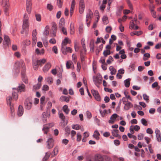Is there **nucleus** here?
<instances>
[{
    "label": "nucleus",
    "mask_w": 161,
    "mask_h": 161,
    "mask_svg": "<svg viewBox=\"0 0 161 161\" xmlns=\"http://www.w3.org/2000/svg\"><path fill=\"white\" fill-rule=\"evenodd\" d=\"M15 66L17 68L16 72L18 73L19 72L20 68L21 67H22V70L21 72L22 80L25 83H27L28 82L27 79L25 75V67L23 61L21 60L19 61L16 62L15 63Z\"/></svg>",
    "instance_id": "obj_1"
},
{
    "label": "nucleus",
    "mask_w": 161,
    "mask_h": 161,
    "mask_svg": "<svg viewBox=\"0 0 161 161\" xmlns=\"http://www.w3.org/2000/svg\"><path fill=\"white\" fill-rule=\"evenodd\" d=\"M28 18L26 14L24 15V19L22 26V30L21 32L22 34H25L27 35L28 33V27L29 26Z\"/></svg>",
    "instance_id": "obj_2"
},
{
    "label": "nucleus",
    "mask_w": 161,
    "mask_h": 161,
    "mask_svg": "<svg viewBox=\"0 0 161 161\" xmlns=\"http://www.w3.org/2000/svg\"><path fill=\"white\" fill-rule=\"evenodd\" d=\"M46 61L45 59H42L41 60H38L36 61H33V66L35 70H37L38 68V66H42Z\"/></svg>",
    "instance_id": "obj_3"
},
{
    "label": "nucleus",
    "mask_w": 161,
    "mask_h": 161,
    "mask_svg": "<svg viewBox=\"0 0 161 161\" xmlns=\"http://www.w3.org/2000/svg\"><path fill=\"white\" fill-rule=\"evenodd\" d=\"M83 49L81 50L80 52V57L81 61L82 62H83L85 60V54L86 52V46L85 44L83 42H82L81 43Z\"/></svg>",
    "instance_id": "obj_4"
},
{
    "label": "nucleus",
    "mask_w": 161,
    "mask_h": 161,
    "mask_svg": "<svg viewBox=\"0 0 161 161\" xmlns=\"http://www.w3.org/2000/svg\"><path fill=\"white\" fill-rule=\"evenodd\" d=\"M32 102V99L31 97H28L25 99L24 102V105L26 109L30 110L31 108Z\"/></svg>",
    "instance_id": "obj_5"
},
{
    "label": "nucleus",
    "mask_w": 161,
    "mask_h": 161,
    "mask_svg": "<svg viewBox=\"0 0 161 161\" xmlns=\"http://www.w3.org/2000/svg\"><path fill=\"white\" fill-rule=\"evenodd\" d=\"M92 17V12L89 9L88 12L87 13L86 17V24L88 27L90 25V22L91 21V19Z\"/></svg>",
    "instance_id": "obj_6"
},
{
    "label": "nucleus",
    "mask_w": 161,
    "mask_h": 161,
    "mask_svg": "<svg viewBox=\"0 0 161 161\" xmlns=\"http://www.w3.org/2000/svg\"><path fill=\"white\" fill-rule=\"evenodd\" d=\"M2 5L4 7V12L5 14L7 15L8 14L7 13L9 5V0H2Z\"/></svg>",
    "instance_id": "obj_7"
},
{
    "label": "nucleus",
    "mask_w": 161,
    "mask_h": 161,
    "mask_svg": "<svg viewBox=\"0 0 161 161\" xmlns=\"http://www.w3.org/2000/svg\"><path fill=\"white\" fill-rule=\"evenodd\" d=\"M54 145V141L52 138H49L46 142V147L48 149L52 148Z\"/></svg>",
    "instance_id": "obj_8"
},
{
    "label": "nucleus",
    "mask_w": 161,
    "mask_h": 161,
    "mask_svg": "<svg viewBox=\"0 0 161 161\" xmlns=\"http://www.w3.org/2000/svg\"><path fill=\"white\" fill-rule=\"evenodd\" d=\"M102 77L100 75H97L96 77H93V80L95 84L97 86V85L101 84Z\"/></svg>",
    "instance_id": "obj_9"
},
{
    "label": "nucleus",
    "mask_w": 161,
    "mask_h": 161,
    "mask_svg": "<svg viewBox=\"0 0 161 161\" xmlns=\"http://www.w3.org/2000/svg\"><path fill=\"white\" fill-rule=\"evenodd\" d=\"M124 99L125 98L123 97L122 99L123 100H124ZM123 104L125 105V106L124 107V108L125 110H128L130 108L133 107V105L130 102L128 101H126L123 100Z\"/></svg>",
    "instance_id": "obj_10"
},
{
    "label": "nucleus",
    "mask_w": 161,
    "mask_h": 161,
    "mask_svg": "<svg viewBox=\"0 0 161 161\" xmlns=\"http://www.w3.org/2000/svg\"><path fill=\"white\" fill-rule=\"evenodd\" d=\"M91 92L92 95L95 97L96 100L97 101L100 100V97L97 91L94 90H92Z\"/></svg>",
    "instance_id": "obj_11"
},
{
    "label": "nucleus",
    "mask_w": 161,
    "mask_h": 161,
    "mask_svg": "<svg viewBox=\"0 0 161 161\" xmlns=\"http://www.w3.org/2000/svg\"><path fill=\"white\" fill-rule=\"evenodd\" d=\"M85 8L84 3L83 0H80L79 3V12L82 14Z\"/></svg>",
    "instance_id": "obj_12"
},
{
    "label": "nucleus",
    "mask_w": 161,
    "mask_h": 161,
    "mask_svg": "<svg viewBox=\"0 0 161 161\" xmlns=\"http://www.w3.org/2000/svg\"><path fill=\"white\" fill-rule=\"evenodd\" d=\"M31 0H26V9L28 14H30L31 9Z\"/></svg>",
    "instance_id": "obj_13"
},
{
    "label": "nucleus",
    "mask_w": 161,
    "mask_h": 161,
    "mask_svg": "<svg viewBox=\"0 0 161 161\" xmlns=\"http://www.w3.org/2000/svg\"><path fill=\"white\" fill-rule=\"evenodd\" d=\"M57 31V26L56 24L54 23L53 25L52 29V34L51 37H55L56 36Z\"/></svg>",
    "instance_id": "obj_14"
},
{
    "label": "nucleus",
    "mask_w": 161,
    "mask_h": 161,
    "mask_svg": "<svg viewBox=\"0 0 161 161\" xmlns=\"http://www.w3.org/2000/svg\"><path fill=\"white\" fill-rule=\"evenodd\" d=\"M156 133V136L158 142H161V134L160 130L158 129H156L155 130Z\"/></svg>",
    "instance_id": "obj_15"
},
{
    "label": "nucleus",
    "mask_w": 161,
    "mask_h": 161,
    "mask_svg": "<svg viewBox=\"0 0 161 161\" xmlns=\"http://www.w3.org/2000/svg\"><path fill=\"white\" fill-rule=\"evenodd\" d=\"M62 51L64 54L66 55L67 52H69L70 53H72V50L71 48L69 47H65L63 49H62Z\"/></svg>",
    "instance_id": "obj_16"
},
{
    "label": "nucleus",
    "mask_w": 161,
    "mask_h": 161,
    "mask_svg": "<svg viewBox=\"0 0 161 161\" xmlns=\"http://www.w3.org/2000/svg\"><path fill=\"white\" fill-rule=\"evenodd\" d=\"M118 116H119L116 114H113L110 117V120L108 121V122L109 123L113 124L116 119Z\"/></svg>",
    "instance_id": "obj_17"
},
{
    "label": "nucleus",
    "mask_w": 161,
    "mask_h": 161,
    "mask_svg": "<svg viewBox=\"0 0 161 161\" xmlns=\"http://www.w3.org/2000/svg\"><path fill=\"white\" fill-rule=\"evenodd\" d=\"M24 113V109L22 106L19 105L17 112V115L19 116H21Z\"/></svg>",
    "instance_id": "obj_18"
},
{
    "label": "nucleus",
    "mask_w": 161,
    "mask_h": 161,
    "mask_svg": "<svg viewBox=\"0 0 161 161\" xmlns=\"http://www.w3.org/2000/svg\"><path fill=\"white\" fill-rule=\"evenodd\" d=\"M3 43L5 45L6 44L7 46H8L10 44V39L8 36L6 35L4 36Z\"/></svg>",
    "instance_id": "obj_19"
},
{
    "label": "nucleus",
    "mask_w": 161,
    "mask_h": 161,
    "mask_svg": "<svg viewBox=\"0 0 161 161\" xmlns=\"http://www.w3.org/2000/svg\"><path fill=\"white\" fill-rule=\"evenodd\" d=\"M87 161H103V158L101 156H97L95 157V159L92 158L88 159Z\"/></svg>",
    "instance_id": "obj_20"
},
{
    "label": "nucleus",
    "mask_w": 161,
    "mask_h": 161,
    "mask_svg": "<svg viewBox=\"0 0 161 161\" xmlns=\"http://www.w3.org/2000/svg\"><path fill=\"white\" fill-rule=\"evenodd\" d=\"M17 92H24L25 90V86L23 84H22L19 85L18 88L15 89Z\"/></svg>",
    "instance_id": "obj_21"
},
{
    "label": "nucleus",
    "mask_w": 161,
    "mask_h": 161,
    "mask_svg": "<svg viewBox=\"0 0 161 161\" xmlns=\"http://www.w3.org/2000/svg\"><path fill=\"white\" fill-rule=\"evenodd\" d=\"M70 96L69 97L65 96H62L60 98V100L61 102L65 101L67 103H68L69 101V98Z\"/></svg>",
    "instance_id": "obj_22"
},
{
    "label": "nucleus",
    "mask_w": 161,
    "mask_h": 161,
    "mask_svg": "<svg viewBox=\"0 0 161 161\" xmlns=\"http://www.w3.org/2000/svg\"><path fill=\"white\" fill-rule=\"evenodd\" d=\"M45 97L44 96L42 97L40 99V107L41 109L42 110L43 107L45 104L44 102Z\"/></svg>",
    "instance_id": "obj_23"
},
{
    "label": "nucleus",
    "mask_w": 161,
    "mask_h": 161,
    "mask_svg": "<svg viewBox=\"0 0 161 161\" xmlns=\"http://www.w3.org/2000/svg\"><path fill=\"white\" fill-rule=\"evenodd\" d=\"M69 40L68 38H66L62 41V49L65 48L66 45L69 43Z\"/></svg>",
    "instance_id": "obj_24"
},
{
    "label": "nucleus",
    "mask_w": 161,
    "mask_h": 161,
    "mask_svg": "<svg viewBox=\"0 0 161 161\" xmlns=\"http://www.w3.org/2000/svg\"><path fill=\"white\" fill-rule=\"evenodd\" d=\"M119 132V131L118 130H113L112 131V133L113 136L119 138H121V136L118 134Z\"/></svg>",
    "instance_id": "obj_25"
},
{
    "label": "nucleus",
    "mask_w": 161,
    "mask_h": 161,
    "mask_svg": "<svg viewBox=\"0 0 161 161\" xmlns=\"http://www.w3.org/2000/svg\"><path fill=\"white\" fill-rule=\"evenodd\" d=\"M51 64L49 63H47L44 66L43 70L45 72H47L51 67Z\"/></svg>",
    "instance_id": "obj_26"
},
{
    "label": "nucleus",
    "mask_w": 161,
    "mask_h": 161,
    "mask_svg": "<svg viewBox=\"0 0 161 161\" xmlns=\"http://www.w3.org/2000/svg\"><path fill=\"white\" fill-rule=\"evenodd\" d=\"M100 134L97 130H96L95 131L94 134L93 135V136L94 138H95L96 139L98 140L99 139V136Z\"/></svg>",
    "instance_id": "obj_27"
},
{
    "label": "nucleus",
    "mask_w": 161,
    "mask_h": 161,
    "mask_svg": "<svg viewBox=\"0 0 161 161\" xmlns=\"http://www.w3.org/2000/svg\"><path fill=\"white\" fill-rule=\"evenodd\" d=\"M142 31H133L130 33V35L131 36H133L135 35L138 36L142 35Z\"/></svg>",
    "instance_id": "obj_28"
},
{
    "label": "nucleus",
    "mask_w": 161,
    "mask_h": 161,
    "mask_svg": "<svg viewBox=\"0 0 161 161\" xmlns=\"http://www.w3.org/2000/svg\"><path fill=\"white\" fill-rule=\"evenodd\" d=\"M109 69L110 71V74L112 75H115L116 72V69L112 66L109 67Z\"/></svg>",
    "instance_id": "obj_29"
},
{
    "label": "nucleus",
    "mask_w": 161,
    "mask_h": 161,
    "mask_svg": "<svg viewBox=\"0 0 161 161\" xmlns=\"http://www.w3.org/2000/svg\"><path fill=\"white\" fill-rule=\"evenodd\" d=\"M63 111L66 114H68L69 113V109L68 108V107L67 105H64L63 107Z\"/></svg>",
    "instance_id": "obj_30"
},
{
    "label": "nucleus",
    "mask_w": 161,
    "mask_h": 161,
    "mask_svg": "<svg viewBox=\"0 0 161 161\" xmlns=\"http://www.w3.org/2000/svg\"><path fill=\"white\" fill-rule=\"evenodd\" d=\"M59 117L64 122L65 120V117L64 114L62 112H59L58 113Z\"/></svg>",
    "instance_id": "obj_31"
},
{
    "label": "nucleus",
    "mask_w": 161,
    "mask_h": 161,
    "mask_svg": "<svg viewBox=\"0 0 161 161\" xmlns=\"http://www.w3.org/2000/svg\"><path fill=\"white\" fill-rule=\"evenodd\" d=\"M50 153L48 152L46 153L45 156L43 158L42 160L43 161H46L49 158L50 156Z\"/></svg>",
    "instance_id": "obj_32"
},
{
    "label": "nucleus",
    "mask_w": 161,
    "mask_h": 161,
    "mask_svg": "<svg viewBox=\"0 0 161 161\" xmlns=\"http://www.w3.org/2000/svg\"><path fill=\"white\" fill-rule=\"evenodd\" d=\"M130 79L128 78L124 80L125 86L126 87H129L130 84Z\"/></svg>",
    "instance_id": "obj_33"
},
{
    "label": "nucleus",
    "mask_w": 161,
    "mask_h": 161,
    "mask_svg": "<svg viewBox=\"0 0 161 161\" xmlns=\"http://www.w3.org/2000/svg\"><path fill=\"white\" fill-rule=\"evenodd\" d=\"M65 24V19L64 18H61L60 20L59 26L60 27H63Z\"/></svg>",
    "instance_id": "obj_34"
},
{
    "label": "nucleus",
    "mask_w": 161,
    "mask_h": 161,
    "mask_svg": "<svg viewBox=\"0 0 161 161\" xmlns=\"http://www.w3.org/2000/svg\"><path fill=\"white\" fill-rule=\"evenodd\" d=\"M49 31V27L48 26H46L45 27L44 32V34L45 36H48Z\"/></svg>",
    "instance_id": "obj_35"
},
{
    "label": "nucleus",
    "mask_w": 161,
    "mask_h": 161,
    "mask_svg": "<svg viewBox=\"0 0 161 161\" xmlns=\"http://www.w3.org/2000/svg\"><path fill=\"white\" fill-rule=\"evenodd\" d=\"M110 51L109 50L107 49L104 51L103 52V54L104 57H107L108 55H110Z\"/></svg>",
    "instance_id": "obj_36"
},
{
    "label": "nucleus",
    "mask_w": 161,
    "mask_h": 161,
    "mask_svg": "<svg viewBox=\"0 0 161 161\" xmlns=\"http://www.w3.org/2000/svg\"><path fill=\"white\" fill-rule=\"evenodd\" d=\"M58 151V146H56L55 147L53 152V153L55 156L57 155Z\"/></svg>",
    "instance_id": "obj_37"
},
{
    "label": "nucleus",
    "mask_w": 161,
    "mask_h": 161,
    "mask_svg": "<svg viewBox=\"0 0 161 161\" xmlns=\"http://www.w3.org/2000/svg\"><path fill=\"white\" fill-rule=\"evenodd\" d=\"M75 32L74 27L73 25L71 24L70 27V33L71 34H73Z\"/></svg>",
    "instance_id": "obj_38"
},
{
    "label": "nucleus",
    "mask_w": 161,
    "mask_h": 161,
    "mask_svg": "<svg viewBox=\"0 0 161 161\" xmlns=\"http://www.w3.org/2000/svg\"><path fill=\"white\" fill-rule=\"evenodd\" d=\"M41 86V83H38L37 84L33 86V90H37L39 89Z\"/></svg>",
    "instance_id": "obj_39"
},
{
    "label": "nucleus",
    "mask_w": 161,
    "mask_h": 161,
    "mask_svg": "<svg viewBox=\"0 0 161 161\" xmlns=\"http://www.w3.org/2000/svg\"><path fill=\"white\" fill-rule=\"evenodd\" d=\"M46 80L49 84H51L53 82V79L52 77H49L46 79Z\"/></svg>",
    "instance_id": "obj_40"
},
{
    "label": "nucleus",
    "mask_w": 161,
    "mask_h": 161,
    "mask_svg": "<svg viewBox=\"0 0 161 161\" xmlns=\"http://www.w3.org/2000/svg\"><path fill=\"white\" fill-rule=\"evenodd\" d=\"M143 97L144 99L148 103L149 102V97L146 94H143Z\"/></svg>",
    "instance_id": "obj_41"
},
{
    "label": "nucleus",
    "mask_w": 161,
    "mask_h": 161,
    "mask_svg": "<svg viewBox=\"0 0 161 161\" xmlns=\"http://www.w3.org/2000/svg\"><path fill=\"white\" fill-rule=\"evenodd\" d=\"M72 128L73 129L78 130L80 129V128L81 127L78 124L75 125H72Z\"/></svg>",
    "instance_id": "obj_42"
},
{
    "label": "nucleus",
    "mask_w": 161,
    "mask_h": 161,
    "mask_svg": "<svg viewBox=\"0 0 161 161\" xmlns=\"http://www.w3.org/2000/svg\"><path fill=\"white\" fill-rule=\"evenodd\" d=\"M72 63L71 61H67L66 63V67L68 69H69L70 68L72 65Z\"/></svg>",
    "instance_id": "obj_43"
},
{
    "label": "nucleus",
    "mask_w": 161,
    "mask_h": 161,
    "mask_svg": "<svg viewBox=\"0 0 161 161\" xmlns=\"http://www.w3.org/2000/svg\"><path fill=\"white\" fill-rule=\"evenodd\" d=\"M114 59L111 56H109L108 59L107 60V63L108 64H110L112 61H113Z\"/></svg>",
    "instance_id": "obj_44"
},
{
    "label": "nucleus",
    "mask_w": 161,
    "mask_h": 161,
    "mask_svg": "<svg viewBox=\"0 0 161 161\" xmlns=\"http://www.w3.org/2000/svg\"><path fill=\"white\" fill-rule=\"evenodd\" d=\"M75 8V6L71 5L70 9V16L71 17L73 14L74 10Z\"/></svg>",
    "instance_id": "obj_45"
},
{
    "label": "nucleus",
    "mask_w": 161,
    "mask_h": 161,
    "mask_svg": "<svg viewBox=\"0 0 161 161\" xmlns=\"http://www.w3.org/2000/svg\"><path fill=\"white\" fill-rule=\"evenodd\" d=\"M35 17L36 18V19L38 21H40L41 20V16L40 14H36L35 15Z\"/></svg>",
    "instance_id": "obj_46"
},
{
    "label": "nucleus",
    "mask_w": 161,
    "mask_h": 161,
    "mask_svg": "<svg viewBox=\"0 0 161 161\" xmlns=\"http://www.w3.org/2000/svg\"><path fill=\"white\" fill-rule=\"evenodd\" d=\"M12 97H8L7 98V103L8 104L10 105L11 104Z\"/></svg>",
    "instance_id": "obj_47"
},
{
    "label": "nucleus",
    "mask_w": 161,
    "mask_h": 161,
    "mask_svg": "<svg viewBox=\"0 0 161 161\" xmlns=\"http://www.w3.org/2000/svg\"><path fill=\"white\" fill-rule=\"evenodd\" d=\"M142 123L145 126L147 125V121H146L145 119L142 118L141 119Z\"/></svg>",
    "instance_id": "obj_48"
},
{
    "label": "nucleus",
    "mask_w": 161,
    "mask_h": 161,
    "mask_svg": "<svg viewBox=\"0 0 161 161\" xmlns=\"http://www.w3.org/2000/svg\"><path fill=\"white\" fill-rule=\"evenodd\" d=\"M127 135H128V136L130 138H133L134 140L136 139L137 137L136 136H135L134 135H133L131 134H130V133H128L127 134Z\"/></svg>",
    "instance_id": "obj_49"
},
{
    "label": "nucleus",
    "mask_w": 161,
    "mask_h": 161,
    "mask_svg": "<svg viewBox=\"0 0 161 161\" xmlns=\"http://www.w3.org/2000/svg\"><path fill=\"white\" fill-rule=\"evenodd\" d=\"M63 0H57V3L59 8L61 7L62 5Z\"/></svg>",
    "instance_id": "obj_50"
},
{
    "label": "nucleus",
    "mask_w": 161,
    "mask_h": 161,
    "mask_svg": "<svg viewBox=\"0 0 161 161\" xmlns=\"http://www.w3.org/2000/svg\"><path fill=\"white\" fill-rule=\"evenodd\" d=\"M81 67L80 63L79 62L77 63V70L78 72H79L80 71V69Z\"/></svg>",
    "instance_id": "obj_51"
},
{
    "label": "nucleus",
    "mask_w": 161,
    "mask_h": 161,
    "mask_svg": "<svg viewBox=\"0 0 161 161\" xmlns=\"http://www.w3.org/2000/svg\"><path fill=\"white\" fill-rule=\"evenodd\" d=\"M105 59V57H101L100 60H99V62L100 63H101L102 64H105L106 63Z\"/></svg>",
    "instance_id": "obj_52"
},
{
    "label": "nucleus",
    "mask_w": 161,
    "mask_h": 161,
    "mask_svg": "<svg viewBox=\"0 0 161 161\" xmlns=\"http://www.w3.org/2000/svg\"><path fill=\"white\" fill-rule=\"evenodd\" d=\"M61 28V31L63 34L64 35H66L67 34V32L66 31V29L65 27H62Z\"/></svg>",
    "instance_id": "obj_53"
},
{
    "label": "nucleus",
    "mask_w": 161,
    "mask_h": 161,
    "mask_svg": "<svg viewBox=\"0 0 161 161\" xmlns=\"http://www.w3.org/2000/svg\"><path fill=\"white\" fill-rule=\"evenodd\" d=\"M135 68V65L134 64H131L129 66V69L131 71H133L134 70Z\"/></svg>",
    "instance_id": "obj_54"
},
{
    "label": "nucleus",
    "mask_w": 161,
    "mask_h": 161,
    "mask_svg": "<svg viewBox=\"0 0 161 161\" xmlns=\"http://www.w3.org/2000/svg\"><path fill=\"white\" fill-rule=\"evenodd\" d=\"M81 139V136L80 133H78L77 134V141L78 142H80Z\"/></svg>",
    "instance_id": "obj_55"
},
{
    "label": "nucleus",
    "mask_w": 161,
    "mask_h": 161,
    "mask_svg": "<svg viewBox=\"0 0 161 161\" xmlns=\"http://www.w3.org/2000/svg\"><path fill=\"white\" fill-rule=\"evenodd\" d=\"M37 41V38L36 37H32V44L35 45Z\"/></svg>",
    "instance_id": "obj_56"
},
{
    "label": "nucleus",
    "mask_w": 161,
    "mask_h": 161,
    "mask_svg": "<svg viewBox=\"0 0 161 161\" xmlns=\"http://www.w3.org/2000/svg\"><path fill=\"white\" fill-rule=\"evenodd\" d=\"M49 42L52 44H55L56 42V41L54 38H52L49 40Z\"/></svg>",
    "instance_id": "obj_57"
},
{
    "label": "nucleus",
    "mask_w": 161,
    "mask_h": 161,
    "mask_svg": "<svg viewBox=\"0 0 161 161\" xmlns=\"http://www.w3.org/2000/svg\"><path fill=\"white\" fill-rule=\"evenodd\" d=\"M100 112L101 114L102 115V116L103 117H104V116L105 115V114L107 113V111L106 110H104L103 111H102L101 110H100Z\"/></svg>",
    "instance_id": "obj_58"
},
{
    "label": "nucleus",
    "mask_w": 161,
    "mask_h": 161,
    "mask_svg": "<svg viewBox=\"0 0 161 161\" xmlns=\"http://www.w3.org/2000/svg\"><path fill=\"white\" fill-rule=\"evenodd\" d=\"M135 24L134 23L133 20H132L130 23V29H133L134 28Z\"/></svg>",
    "instance_id": "obj_59"
},
{
    "label": "nucleus",
    "mask_w": 161,
    "mask_h": 161,
    "mask_svg": "<svg viewBox=\"0 0 161 161\" xmlns=\"http://www.w3.org/2000/svg\"><path fill=\"white\" fill-rule=\"evenodd\" d=\"M31 42L29 40H25L24 41V43L26 45H29L31 44Z\"/></svg>",
    "instance_id": "obj_60"
},
{
    "label": "nucleus",
    "mask_w": 161,
    "mask_h": 161,
    "mask_svg": "<svg viewBox=\"0 0 161 161\" xmlns=\"http://www.w3.org/2000/svg\"><path fill=\"white\" fill-rule=\"evenodd\" d=\"M147 132L149 134H152L153 133V131L150 128H147L146 130Z\"/></svg>",
    "instance_id": "obj_61"
},
{
    "label": "nucleus",
    "mask_w": 161,
    "mask_h": 161,
    "mask_svg": "<svg viewBox=\"0 0 161 161\" xmlns=\"http://www.w3.org/2000/svg\"><path fill=\"white\" fill-rule=\"evenodd\" d=\"M52 51L56 54L58 53V49L56 46H54L52 48Z\"/></svg>",
    "instance_id": "obj_62"
},
{
    "label": "nucleus",
    "mask_w": 161,
    "mask_h": 161,
    "mask_svg": "<svg viewBox=\"0 0 161 161\" xmlns=\"http://www.w3.org/2000/svg\"><path fill=\"white\" fill-rule=\"evenodd\" d=\"M108 17L106 16H104L103 18V21L104 23H107Z\"/></svg>",
    "instance_id": "obj_63"
},
{
    "label": "nucleus",
    "mask_w": 161,
    "mask_h": 161,
    "mask_svg": "<svg viewBox=\"0 0 161 161\" xmlns=\"http://www.w3.org/2000/svg\"><path fill=\"white\" fill-rule=\"evenodd\" d=\"M13 97L15 100H17L18 97V95L16 93L13 92Z\"/></svg>",
    "instance_id": "obj_64"
}]
</instances>
